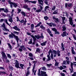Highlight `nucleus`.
Instances as JSON below:
<instances>
[{"mask_svg": "<svg viewBox=\"0 0 76 76\" xmlns=\"http://www.w3.org/2000/svg\"><path fill=\"white\" fill-rule=\"evenodd\" d=\"M11 34H10L9 35V38H13V37L14 38L16 39L17 41V42L18 44H19V37L16 35H18L19 34V32L14 31L13 33L11 32Z\"/></svg>", "mask_w": 76, "mask_h": 76, "instance_id": "obj_1", "label": "nucleus"}, {"mask_svg": "<svg viewBox=\"0 0 76 76\" xmlns=\"http://www.w3.org/2000/svg\"><path fill=\"white\" fill-rule=\"evenodd\" d=\"M48 53L49 54L48 55L49 56H50V53H51V54L53 53L54 54V57H56V56H57V54L58 57H60L61 55L60 53V51L58 50L57 51L54 50H53L52 51L50 49Z\"/></svg>", "mask_w": 76, "mask_h": 76, "instance_id": "obj_2", "label": "nucleus"}, {"mask_svg": "<svg viewBox=\"0 0 76 76\" xmlns=\"http://www.w3.org/2000/svg\"><path fill=\"white\" fill-rule=\"evenodd\" d=\"M42 24V23L41 22H40L39 23H38L36 26L35 27V28H37L38 26H40V28L42 29H43V30H45V27H44L42 25H41Z\"/></svg>", "mask_w": 76, "mask_h": 76, "instance_id": "obj_3", "label": "nucleus"}, {"mask_svg": "<svg viewBox=\"0 0 76 76\" xmlns=\"http://www.w3.org/2000/svg\"><path fill=\"white\" fill-rule=\"evenodd\" d=\"M8 3H9V4H10V7H11V8H12V7H13V5L14 7H16L17 6H18L17 5V4L11 2V1L10 0L8 1Z\"/></svg>", "mask_w": 76, "mask_h": 76, "instance_id": "obj_4", "label": "nucleus"}, {"mask_svg": "<svg viewBox=\"0 0 76 76\" xmlns=\"http://www.w3.org/2000/svg\"><path fill=\"white\" fill-rule=\"evenodd\" d=\"M69 19L70 25L71 26L73 25L72 26V27H75V24H73V21L72 18L70 17L69 18Z\"/></svg>", "mask_w": 76, "mask_h": 76, "instance_id": "obj_5", "label": "nucleus"}, {"mask_svg": "<svg viewBox=\"0 0 76 76\" xmlns=\"http://www.w3.org/2000/svg\"><path fill=\"white\" fill-rule=\"evenodd\" d=\"M15 67L16 68H17V69H19H19H21V67L19 66V63L18 62V60H15Z\"/></svg>", "mask_w": 76, "mask_h": 76, "instance_id": "obj_6", "label": "nucleus"}, {"mask_svg": "<svg viewBox=\"0 0 76 76\" xmlns=\"http://www.w3.org/2000/svg\"><path fill=\"white\" fill-rule=\"evenodd\" d=\"M20 48H19L18 50L20 51V53H21L22 51H23V50H26V48L25 47V46H24V45L20 46Z\"/></svg>", "mask_w": 76, "mask_h": 76, "instance_id": "obj_7", "label": "nucleus"}, {"mask_svg": "<svg viewBox=\"0 0 76 76\" xmlns=\"http://www.w3.org/2000/svg\"><path fill=\"white\" fill-rule=\"evenodd\" d=\"M46 23L47 25H49V26H50V27H52V26H53V27H56V26H57V24H55L54 23Z\"/></svg>", "mask_w": 76, "mask_h": 76, "instance_id": "obj_8", "label": "nucleus"}, {"mask_svg": "<svg viewBox=\"0 0 76 76\" xmlns=\"http://www.w3.org/2000/svg\"><path fill=\"white\" fill-rule=\"evenodd\" d=\"M1 54L2 56V58L3 60V59H5V60H6L7 58V56H6V54H5V53L3 51H2L1 52Z\"/></svg>", "mask_w": 76, "mask_h": 76, "instance_id": "obj_9", "label": "nucleus"}, {"mask_svg": "<svg viewBox=\"0 0 76 76\" xmlns=\"http://www.w3.org/2000/svg\"><path fill=\"white\" fill-rule=\"evenodd\" d=\"M31 37L33 39V42L32 43V44L34 45L35 43V41L37 40V39L33 35H31Z\"/></svg>", "mask_w": 76, "mask_h": 76, "instance_id": "obj_10", "label": "nucleus"}, {"mask_svg": "<svg viewBox=\"0 0 76 76\" xmlns=\"http://www.w3.org/2000/svg\"><path fill=\"white\" fill-rule=\"evenodd\" d=\"M47 31L48 33H49V34L51 37H53V34H52V32H51V31H50L49 28H48L47 29Z\"/></svg>", "mask_w": 76, "mask_h": 76, "instance_id": "obj_11", "label": "nucleus"}, {"mask_svg": "<svg viewBox=\"0 0 76 76\" xmlns=\"http://www.w3.org/2000/svg\"><path fill=\"white\" fill-rule=\"evenodd\" d=\"M35 66L34 65L33 67V69H32V72L33 73H34V75H35L36 74V72H37V70H36L35 71L34 70L35 68Z\"/></svg>", "mask_w": 76, "mask_h": 76, "instance_id": "obj_12", "label": "nucleus"}, {"mask_svg": "<svg viewBox=\"0 0 76 76\" xmlns=\"http://www.w3.org/2000/svg\"><path fill=\"white\" fill-rule=\"evenodd\" d=\"M67 34V32H66V31H64L62 34H61V36H62V37H66L67 36V34Z\"/></svg>", "mask_w": 76, "mask_h": 76, "instance_id": "obj_13", "label": "nucleus"}, {"mask_svg": "<svg viewBox=\"0 0 76 76\" xmlns=\"http://www.w3.org/2000/svg\"><path fill=\"white\" fill-rule=\"evenodd\" d=\"M71 52L72 54H74V55H75L76 54V52L74 50V48L73 47H71Z\"/></svg>", "mask_w": 76, "mask_h": 76, "instance_id": "obj_14", "label": "nucleus"}, {"mask_svg": "<svg viewBox=\"0 0 76 76\" xmlns=\"http://www.w3.org/2000/svg\"><path fill=\"white\" fill-rule=\"evenodd\" d=\"M13 29H15L16 31H20V29L19 28H18V26H15L14 27H13Z\"/></svg>", "mask_w": 76, "mask_h": 76, "instance_id": "obj_15", "label": "nucleus"}, {"mask_svg": "<svg viewBox=\"0 0 76 76\" xmlns=\"http://www.w3.org/2000/svg\"><path fill=\"white\" fill-rule=\"evenodd\" d=\"M23 7L24 9H27V10H30L31 9L30 8L28 7V5H24L23 6Z\"/></svg>", "mask_w": 76, "mask_h": 76, "instance_id": "obj_16", "label": "nucleus"}, {"mask_svg": "<svg viewBox=\"0 0 76 76\" xmlns=\"http://www.w3.org/2000/svg\"><path fill=\"white\" fill-rule=\"evenodd\" d=\"M39 3L40 4H41L42 6H43V4L44 2H43V1L42 0H38Z\"/></svg>", "mask_w": 76, "mask_h": 76, "instance_id": "obj_17", "label": "nucleus"}, {"mask_svg": "<svg viewBox=\"0 0 76 76\" xmlns=\"http://www.w3.org/2000/svg\"><path fill=\"white\" fill-rule=\"evenodd\" d=\"M61 49L62 50V51H64L65 49H64V44H63V43H61Z\"/></svg>", "mask_w": 76, "mask_h": 76, "instance_id": "obj_18", "label": "nucleus"}, {"mask_svg": "<svg viewBox=\"0 0 76 76\" xmlns=\"http://www.w3.org/2000/svg\"><path fill=\"white\" fill-rule=\"evenodd\" d=\"M4 22H5L7 24V25H8L9 26H10V24L8 23V22H7V19H4Z\"/></svg>", "mask_w": 76, "mask_h": 76, "instance_id": "obj_19", "label": "nucleus"}, {"mask_svg": "<svg viewBox=\"0 0 76 76\" xmlns=\"http://www.w3.org/2000/svg\"><path fill=\"white\" fill-rule=\"evenodd\" d=\"M46 43H47V41H45L42 43H41L40 45H41L42 46H45V45H46Z\"/></svg>", "mask_w": 76, "mask_h": 76, "instance_id": "obj_20", "label": "nucleus"}, {"mask_svg": "<svg viewBox=\"0 0 76 76\" xmlns=\"http://www.w3.org/2000/svg\"><path fill=\"white\" fill-rule=\"evenodd\" d=\"M12 18H13V17H12V16H10V19H9V22H11V23H12V22H13V19H12Z\"/></svg>", "mask_w": 76, "mask_h": 76, "instance_id": "obj_21", "label": "nucleus"}, {"mask_svg": "<svg viewBox=\"0 0 76 76\" xmlns=\"http://www.w3.org/2000/svg\"><path fill=\"white\" fill-rule=\"evenodd\" d=\"M62 31H65L66 30V29H67V27H66L65 26H64L62 27Z\"/></svg>", "mask_w": 76, "mask_h": 76, "instance_id": "obj_22", "label": "nucleus"}, {"mask_svg": "<svg viewBox=\"0 0 76 76\" xmlns=\"http://www.w3.org/2000/svg\"><path fill=\"white\" fill-rule=\"evenodd\" d=\"M7 45H8L10 49V50H12V46L9 43H8L7 44Z\"/></svg>", "mask_w": 76, "mask_h": 76, "instance_id": "obj_23", "label": "nucleus"}, {"mask_svg": "<svg viewBox=\"0 0 76 76\" xmlns=\"http://www.w3.org/2000/svg\"><path fill=\"white\" fill-rule=\"evenodd\" d=\"M21 13L22 15V16H26V13L24 12L23 11H21Z\"/></svg>", "mask_w": 76, "mask_h": 76, "instance_id": "obj_24", "label": "nucleus"}, {"mask_svg": "<svg viewBox=\"0 0 76 76\" xmlns=\"http://www.w3.org/2000/svg\"><path fill=\"white\" fill-rule=\"evenodd\" d=\"M73 6V4L72 3H69L68 4V7H72Z\"/></svg>", "mask_w": 76, "mask_h": 76, "instance_id": "obj_25", "label": "nucleus"}, {"mask_svg": "<svg viewBox=\"0 0 76 76\" xmlns=\"http://www.w3.org/2000/svg\"><path fill=\"white\" fill-rule=\"evenodd\" d=\"M32 44V39H30V41L28 42V44Z\"/></svg>", "mask_w": 76, "mask_h": 76, "instance_id": "obj_26", "label": "nucleus"}, {"mask_svg": "<svg viewBox=\"0 0 76 76\" xmlns=\"http://www.w3.org/2000/svg\"><path fill=\"white\" fill-rule=\"evenodd\" d=\"M7 57L9 58H10V59H11L12 58V56H10V54H9L8 53H7Z\"/></svg>", "mask_w": 76, "mask_h": 76, "instance_id": "obj_27", "label": "nucleus"}, {"mask_svg": "<svg viewBox=\"0 0 76 76\" xmlns=\"http://www.w3.org/2000/svg\"><path fill=\"white\" fill-rule=\"evenodd\" d=\"M20 67H21V69H23V66H24V65L22 64H20Z\"/></svg>", "mask_w": 76, "mask_h": 76, "instance_id": "obj_28", "label": "nucleus"}, {"mask_svg": "<svg viewBox=\"0 0 76 76\" xmlns=\"http://www.w3.org/2000/svg\"><path fill=\"white\" fill-rule=\"evenodd\" d=\"M34 24H32L31 25V28L32 30L34 29Z\"/></svg>", "mask_w": 76, "mask_h": 76, "instance_id": "obj_29", "label": "nucleus"}, {"mask_svg": "<svg viewBox=\"0 0 76 76\" xmlns=\"http://www.w3.org/2000/svg\"><path fill=\"white\" fill-rule=\"evenodd\" d=\"M44 19H45V20L47 21L48 19V17L47 16H45L44 17Z\"/></svg>", "mask_w": 76, "mask_h": 76, "instance_id": "obj_30", "label": "nucleus"}, {"mask_svg": "<svg viewBox=\"0 0 76 76\" xmlns=\"http://www.w3.org/2000/svg\"><path fill=\"white\" fill-rule=\"evenodd\" d=\"M44 3L46 4H47V5H48V0H45L44 1Z\"/></svg>", "mask_w": 76, "mask_h": 76, "instance_id": "obj_31", "label": "nucleus"}, {"mask_svg": "<svg viewBox=\"0 0 76 76\" xmlns=\"http://www.w3.org/2000/svg\"><path fill=\"white\" fill-rule=\"evenodd\" d=\"M34 37H35L36 38H37V39H39V35H36L34 36Z\"/></svg>", "mask_w": 76, "mask_h": 76, "instance_id": "obj_32", "label": "nucleus"}, {"mask_svg": "<svg viewBox=\"0 0 76 76\" xmlns=\"http://www.w3.org/2000/svg\"><path fill=\"white\" fill-rule=\"evenodd\" d=\"M50 58L52 60H53L54 58H53V54L51 53L50 56Z\"/></svg>", "mask_w": 76, "mask_h": 76, "instance_id": "obj_33", "label": "nucleus"}, {"mask_svg": "<svg viewBox=\"0 0 76 76\" xmlns=\"http://www.w3.org/2000/svg\"><path fill=\"white\" fill-rule=\"evenodd\" d=\"M58 68L59 69L61 70H62L63 69H64V68L62 66H60V67H58Z\"/></svg>", "mask_w": 76, "mask_h": 76, "instance_id": "obj_34", "label": "nucleus"}, {"mask_svg": "<svg viewBox=\"0 0 76 76\" xmlns=\"http://www.w3.org/2000/svg\"><path fill=\"white\" fill-rule=\"evenodd\" d=\"M1 10H4V12H5V13H8V12H9L8 10H0V11Z\"/></svg>", "mask_w": 76, "mask_h": 76, "instance_id": "obj_35", "label": "nucleus"}, {"mask_svg": "<svg viewBox=\"0 0 76 76\" xmlns=\"http://www.w3.org/2000/svg\"><path fill=\"white\" fill-rule=\"evenodd\" d=\"M55 20H56L55 21V22L56 23H57V22L59 23V20H58V18H56L55 19Z\"/></svg>", "mask_w": 76, "mask_h": 76, "instance_id": "obj_36", "label": "nucleus"}, {"mask_svg": "<svg viewBox=\"0 0 76 76\" xmlns=\"http://www.w3.org/2000/svg\"><path fill=\"white\" fill-rule=\"evenodd\" d=\"M55 34H60V33L58 31H57V30L55 31Z\"/></svg>", "mask_w": 76, "mask_h": 76, "instance_id": "obj_37", "label": "nucleus"}, {"mask_svg": "<svg viewBox=\"0 0 76 76\" xmlns=\"http://www.w3.org/2000/svg\"><path fill=\"white\" fill-rule=\"evenodd\" d=\"M55 66H58V63L57 62V61H56L55 62Z\"/></svg>", "mask_w": 76, "mask_h": 76, "instance_id": "obj_38", "label": "nucleus"}, {"mask_svg": "<svg viewBox=\"0 0 76 76\" xmlns=\"http://www.w3.org/2000/svg\"><path fill=\"white\" fill-rule=\"evenodd\" d=\"M29 57H32L33 56V54H32V53H29Z\"/></svg>", "mask_w": 76, "mask_h": 76, "instance_id": "obj_39", "label": "nucleus"}, {"mask_svg": "<svg viewBox=\"0 0 76 76\" xmlns=\"http://www.w3.org/2000/svg\"><path fill=\"white\" fill-rule=\"evenodd\" d=\"M73 64H74L73 63L71 62V63L70 66L71 68H73Z\"/></svg>", "mask_w": 76, "mask_h": 76, "instance_id": "obj_40", "label": "nucleus"}, {"mask_svg": "<svg viewBox=\"0 0 76 76\" xmlns=\"http://www.w3.org/2000/svg\"><path fill=\"white\" fill-rule=\"evenodd\" d=\"M50 60H51V58H50V57H49L48 58V59L47 60V61H46V62H48L49 61H50Z\"/></svg>", "mask_w": 76, "mask_h": 76, "instance_id": "obj_41", "label": "nucleus"}, {"mask_svg": "<svg viewBox=\"0 0 76 76\" xmlns=\"http://www.w3.org/2000/svg\"><path fill=\"white\" fill-rule=\"evenodd\" d=\"M30 3H33L34 4H35V3H37V1H30Z\"/></svg>", "mask_w": 76, "mask_h": 76, "instance_id": "obj_42", "label": "nucleus"}, {"mask_svg": "<svg viewBox=\"0 0 76 76\" xmlns=\"http://www.w3.org/2000/svg\"><path fill=\"white\" fill-rule=\"evenodd\" d=\"M2 26L4 28H6V25H5V24L4 23H3Z\"/></svg>", "mask_w": 76, "mask_h": 76, "instance_id": "obj_43", "label": "nucleus"}, {"mask_svg": "<svg viewBox=\"0 0 76 76\" xmlns=\"http://www.w3.org/2000/svg\"><path fill=\"white\" fill-rule=\"evenodd\" d=\"M36 52H38V53H39L40 51V49H39V48H37L36 50Z\"/></svg>", "mask_w": 76, "mask_h": 76, "instance_id": "obj_44", "label": "nucleus"}, {"mask_svg": "<svg viewBox=\"0 0 76 76\" xmlns=\"http://www.w3.org/2000/svg\"><path fill=\"white\" fill-rule=\"evenodd\" d=\"M13 12H14V10H12V11L11 12V16H13Z\"/></svg>", "mask_w": 76, "mask_h": 76, "instance_id": "obj_45", "label": "nucleus"}, {"mask_svg": "<svg viewBox=\"0 0 76 76\" xmlns=\"http://www.w3.org/2000/svg\"><path fill=\"white\" fill-rule=\"evenodd\" d=\"M47 66H48V67H50V66H52V64H47Z\"/></svg>", "mask_w": 76, "mask_h": 76, "instance_id": "obj_46", "label": "nucleus"}, {"mask_svg": "<svg viewBox=\"0 0 76 76\" xmlns=\"http://www.w3.org/2000/svg\"><path fill=\"white\" fill-rule=\"evenodd\" d=\"M52 31H54L55 32L57 30V29L54 28H52Z\"/></svg>", "mask_w": 76, "mask_h": 76, "instance_id": "obj_47", "label": "nucleus"}, {"mask_svg": "<svg viewBox=\"0 0 76 76\" xmlns=\"http://www.w3.org/2000/svg\"><path fill=\"white\" fill-rule=\"evenodd\" d=\"M0 73H2V74H4L5 75H6V72L4 71L3 72L1 71L0 72Z\"/></svg>", "mask_w": 76, "mask_h": 76, "instance_id": "obj_48", "label": "nucleus"}, {"mask_svg": "<svg viewBox=\"0 0 76 76\" xmlns=\"http://www.w3.org/2000/svg\"><path fill=\"white\" fill-rule=\"evenodd\" d=\"M9 68H10V70H13V66H9Z\"/></svg>", "mask_w": 76, "mask_h": 76, "instance_id": "obj_49", "label": "nucleus"}, {"mask_svg": "<svg viewBox=\"0 0 76 76\" xmlns=\"http://www.w3.org/2000/svg\"><path fill=\"white\" fill-rule=\"evenodd\" d=\"M25 2H26L27 3H30V2H31V1H29L28 0H25Z\"/></svg>", "mask_w": 76, "mask_h": 76, "instance_id": "obj_50", "label": "nucleus"}, {"mask_svg": "<svg viewBox=\"0 0 76 76\" xmlns=\"http://www.w3.org/2000/svg\"><path fill=\"white\" fill-rule=\"evenodd\" d=\"M4 29L6 31H7V32H9V30L7 29V28H6V27Z\"/></svg>", "mask_w": 76, "mask_h": 76, "instance_id": "obj_51", "label": "nucleus"}, {"mask_svg": "<svg viewBox=\"0 0 76 76\" xmlns=\"http://www.w3.org/2000/svg\"><path fill=\"white\" fill-rule=\"evenodd\" d=\"M29 73H30V72H29V71H28L26 75H29Z\"/></svg>", "mask_w": 76, "mask_h": 76, "instance_id": "obj_52", "label": "nucleus"}, {"mask_svg": "<svg viewBox=\"0 0 76 76\" xmlns=\"http://www.w3.org/2000/svg\"><path fill=\"white\" fill-rule=\"evenodd\" d=\"M72 76H76V72H74L73 74L72 75Z\"/></svg>", "mask_w": 76, "mask_h": 76, "instance_id": "obj_53", "label": "nucleus"}, {"mask_svg": "<svg viewBox=\"0 0 76 76\" xmlns=\"http://www.w3.org/2000/svg\"><path fill=\"white\" fill-rule=\"evenodd\" d=\"M73 37L74 39H75V40H76V35H75V34H74L73 35Z\"/></svg>", "mask_w": 76, "mask_h": 76, "instance_id": "obj_54", "label": "nucleus"}, {"mask_svg": "<svg viewBox=\"0 0 76 76\" xmlns=\"http://www.w3.org/2000/svg\"><path fill=\"white\" fill-rule=\"evenodd\" d=\"M41 10H36V12H38V13H39V12H41Z\"/></svg>", "mask_w": 76, "mask_h": 76, "instance_id": "obj_55", "label": "nucleus"}, {"mask_svg": "<svg viewBox=\"0 0 76 76\" xmlns=\"http://www.w3.org/2000/svg\"><path fill=\"white\" fill-rule=\"evenodd\" d=\"M53 15H55L56 14H57V12H56V11H54V12L53 13Z\"/></svg>", "mask_w": 76, "mask_h": 76, "instance_id": "obj_56", "label": "nucleus"}, {"mask_svg": "<svg viewBox=\"0 0 76 76\" xmlns=\"http://www.w3.org/2000/svg\"><path fill=\"white\" fill-rule=\"evenodd\" d=\"M17 18V22H19V17L18 16L16 17Z\"/></svg>", "mask_w": 76, "mask_h": 76, "instance_id": "obj_57", "label": "nucleus"}, {"mask_svg": "<svg viewBox=\"0 0 76 76\" xmlns=\"http://www.w3.org/2000/svg\"><path fill=\"white\" fill-rule=\"evenodd\" d=\"M42 70H46V68L45 67H43L42 68Z\"/></svg>", "mask_w": 76, "mask_h": 76, "instance_id": "obj_58", "label": "nucleus"}, {"mask_svg": "<svg viewBox=\"0 0 76 76\" xmlns=\"http://www.w3.org/2000/svg\"><path fill=\"white\" fill-rule=\"evenodd\" d=\"M28 58H30L31 60H34V58L32 57H28Z\"/></svg>", "mask_w": 76, "mask_h": 76, "instance_id": "obj_59", "label": "nucleus"}, {"mask_svg": "<svg viewBox=\"0 0 76 76\" xmlns=\"http://www.w3.org/2000/svg\"><path fill=\"white\" fill-rule=\"evenodd\" d=\"M66 59L68 61L69 60V57L66 56L65 57Z\"/></svg>", "mask_w": 76, "mask_h": 76, "instance_id": "obj_60", "label": "nucleus"}, {"mask_svg": "<svg viewBox=\"0 0 76 76\" xmlns=\"http://www.w3.org/2000/svg\"><path fill=\"white\" fill-rule=\"evenodd\" d=\"M49 7H48V6H46V7L45 8V10H47V9H49Z\"/></svg>", "mask_w": 76, "mask_h": 76, "instance_id": "obj_61", "label": "nucleus"}, {"mask_svg": "<svg viewBox=\"0 0 76 76\" xmlns=\"http://www.w3.org/2000/svg\"><path fill=\"white\" fill-rule=\"evenodd\" d=\"M62 20H64L66 19V17H62Z\"/></svg>", "mask_w": 76, "mask_h": 76, "instance_id": "obj_62", "label": "nucleus"}, {"mask_svg": "<svg viewBox=\"0 0 76 76\" xmlns=\"http://www.w3.org/2000/svg\"><path fill=\"white\" fill-rule=\"evenodd\" d=\"M24 22V19L23 18V19H22L21 21V23H23Z\"/></svg>", "mask_w": 76, "mask_h": 76, "instance_id": "obj_63", "label": "nucleus"}, {"mask_svg": "<svg viewBox=\"0 0 76 76\" xmlns=\"http://www.w3.org/2000/svg\"><path fill=\"white\" fill-rule=\"evenodd\" d=\"M61 74L62 76H65V74H64V73H61Z\"/></svg>", "mask_w": 76, "mask_h": 76, "instance_id": "obj_64", "label": "nucleus"}]
</instances>
